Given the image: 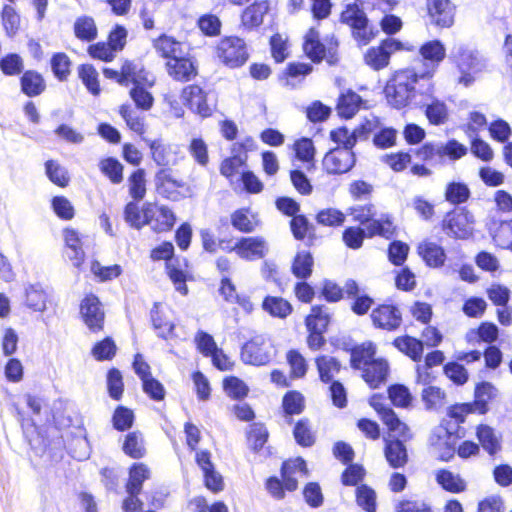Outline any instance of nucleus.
<instances>
[{"mask_svg": "<svg viewBox=\"0 0 512 512\" xmlns=\"http://www.w3.org/2000/svg\"><path fill=\"white\" fill-rule=\"evenodd\" d=\"M422 400L428 410H438L445 404V392L436 386H428L422 391Z\"/></svg>", "mask_w": 512, "mask_h": 512, "instance_id": "49", "label": "nucleus"}, {"mask_svg": "<svg viewBox=\"0 0 512 512\" xmlns=\"http://www.w3.org/2000/svg\"><path fill=\"white\" fill-rule=\"evenodd\" d=\"M371 319L376 327L394 331L401 325L402 315L393 305H381L372 311Z\"/></svg>", "mask_w": 512, "mask_h": 512, "instance_id": "20", "label": "nucleus"}, {"mask_svg": "<svg viewBox=\"0 0 512 512\" xmlns=\"http://www.w3.org/2000/svg\"><path fill=\"white\" fill-rule=\"evenodd\" d=\"M394 346L414 361H420L423 354V342L411 337L401 336L397 337L394 342Z\"/></svg>", "mask_w": 512, "mask_h": 512, "instance_id": "32", "label": "nucleus"}, {"mask_svg": "<svg viewBox=\"0 0 512 512\" xmlns=\"http://www.w3.org/2000/svg\"><path fill=\"white\" fill-rule=\"evenodd\" d=\"M477 438L484 450L490 455L495 454L500 449L498 437L495 435L494 430L487 425L478 426Z\"/></svg>", "mask_w": 512, "mask_h": 512, "instance_id": "47", "label": "nucleus"}, {"mask_svg": "<svg viewBox=\"0 0 512 512\" xmlns=\"http://www.w3.org/2000/svg\"><path fill=\"white\" fill-rule=\"evenodd\" d=\"M402 49V43L393 38L383 40L379 46L370 47L365 55V63L375 71L382 70L389 65L390 57Z\"/></svg>", "mask_w": 512, "mask_h": 512, "instance_id": "9", "label": "nucleus"}, {"mask_svg": "<svg viewBox=\"0 0 512 512\" xmlns=\"http://www.w3.org/2000/svg\"><path fill=\"white\" fill-rule=\"evenodd\" d=\"M130 97L134 101L136 107L144 111L150 110L153 106V96L138 83H135L133 88L130 90Z\"/></svg>", "mask_w": 512, "mask_h": 512, "instance_id": "61", "label": "nucleus"}, {"mask_svg": "<svg viewBox=\"0 0 512 512\" xmlns=\"http://www.w3.org/2000/svg\"><path fill=\"white\" fill-rule=\"evenodd\" d=\"M388 436L384 437L385 447L384 455L388 464L394 468L403 467L408 461V454L404 441L411 438L409 430L407 431V439L403 436H399L394 432L389 431Z\"/></svg>", "mask_w": 512, "mask_h": 512, "instance_id": "10", "label": "nucleus"}, {"mask_svg": "<svg viewBox=\"0 0 512 512\" xmlns=\"http://www.w3.org/2000/svg\"><path fill=\"white\" fill-rule=\"evenodd\" d=\"M129 193L135 200H141L146 194L145 171L138 169L131 174L128 179Z\"/></svg>", "mask_w": 512, "mask_h": 512, "instance_id": "53", "label": "nucleus"}, {"mask_svg": "<svg viewBox=\"0 0 512 512\" xmlns=\"http://www.w3.org/2000/svg\"><path fill=\"white\" fill-rule=\"evenodd\" d=\"M467 148L452 139L446 143L427 142L416 152L417 157L431 164L443 163L446 159L455 161L466 155Z\"/></svg>", "mask_w": 512, "mask_h": 512, "instance_id": "4", "label": "nucleus"}, {"mask_svg": "<svg viewBox=\"0 0 512 512\" xmlns=\"http://www.w3.org/2000/svg\"><path fill=\"white\" fill-rule=\"evenodd\" d=\"M123 451L131 458H142L146 453L142 434L137 431L128 433L123 443Z\"/></svg>", "mask_w": 512, "mask_h": 512, "instance_id": "40", "label": "nucleus"}, {"mask_svg": "<svg viewBox=\"0 0 512 512\" xmlns=\"http://www.w3.org/2000/svg\"><path fill=\"white\" fill-rule=\"evenodd\" d=\"M353 221L365 226L368 237L379 235L386 239L394 236L395 226L388 214H378L373 204L356 205L348 209Z\"/></svg>", "mask_w": 512, "mask_h": 512, "instance_id": "2", "label": "nucleus"}, {"mask_svg": "<svg viewBox=\"0 0 512 512\" xmlns=\"http://www.w3.org/2000/svg\"><path fill=\"white\" fill-rule=\"evenodd\" d=\"M144 215L148 225L156 232L170 230L175 222V215L169 208L155 203L144 204Z\"/></svg>", "mask_w": 512, "mask_h": 512, "instance_id": "12", "label": "nucleus"}, {"mask_svg": "<svg viewBox=\"0 0 512 512\" xmlns=\"http://www.w3.org/2000/svg\"><path fill=\"white\" fill-rule=\"evenodd\" d=\"M355 165V155L350 149H332L323 159V167L329 174H343Z\"/></svg>", "mask_w": 512, "mask_h": 512, "instance_id": "11", "label": "nucleus"}, {"mask_svg": "<svg viewBox=\"0 0 512 512\" xmlns=\"http://www.w3.org/2000/svg\"><path fill=\"white\" fill-rule=\"evenodd\" d=\"M80 314L91 331L102 330L105 314L99 299L95 295H87L81 301Z\"/></svg>", "mask_w": 512, "mask_h": 512, "instance_id": "14", "label": "nucleus"}, {"mask_svg": "<svg viewBox=\"0 0 512 512\" xmlns=\"http://www.w3.org/2000/svg\"><path fill=\"white\" fill-rule=\"evenodd\" d=\"M470 197L468 186L460 182L449 183L445 191V199L452 204H461Z\"/></svg>", "mask_w": 512, "mask_h": 512, "instance_id": "50", "label": "nucleus"}, {"mask_svg": "<svg viewBox=\"0 0 512 512\" xmlns=\"http://www.w3.org/2000/svg\"><path fill=\"white\" fill-rule=\"evenodd\" d=\"M166 70L170 77L180 82H188L197 74L194 63L185 56V53L179 58L166 61Z\"/></svg>", "mask_w": 512, "mask_h": 512, "instance_id": "22", "label": "nucleus"}, {"mask_svg": "<svg viewBox=\"0 0 512 512\" xmlns=\"http://www.w3.org/2000/svg\"><path fill=\"white\" fill-rule=\"evenodd\" d=\"M64 240L67 247L66 254L73 261L75 267H80L84 260L85 253L82 249V240L74 229L64 230Z\"/></svg>", "mask_w": 512, "mask_h": 512, "instance_id": "27", "label": "nucleus"}, {"mask_svg": "<svg viewBox=\"0 0 512 512\" xmlns=\"http://www.w3.org/2000/svg\"><path fill=\"white\" fill-rule=\"evenodd\" d=\"M359 5H373L370 0H356V3L347 5L341 13V22L347 24L352 29L354 39L362 45L368 44L374 37L373 27L369 25L368 18Z\"/></svg>", "mask_w": 512, "mask_h": 512, "instance_id": "3", "label": "nucleus"}, {"mask_svg": "<svg viewBox=\"0 0 512 512\" xmlns=\"http://www.w3.org/2000/svg\"><path fill=\"white\" fill-rule=\"evenodd\" d=\"M125 221L135 229H141L144 225H148L144 215V207L142 211L139 210L138 205L134 202H129L124 209Z\"/></svg>", "mask_w": 512, "mask_h": 512, "instance_id": "58", "label": "nucleus"}, {"mask_svg": "<svg viewBox=\"0 0 512 512\" xmlns=\"http://www.w3.org/2000/svg\"><path fill=\"white\" fill-rule=\"evenodd\" d=\"M454 62L460 74L458 83L471 86L485 68V64L477 53L463 46H459L452 52Z\"/></svg>", "mask_w": 512, "mask_h": 512, "instance_id": "5", "label": "nucleus"}, {"mask_svg": "<svg viewBox=\"0 0 512 512\" xmlns=\"http://www.w3.org/2000/svg\"><path fill=\"white\" fill-rule=\"evenodd\" d=\"M436 481L443 489L452 493L462 492L466 487L459 475L445 469L436 472Z\"/></svg>", "mask_w": 512, "mask_h": 512, "instance_id": "39", "label": "nucleus"}, {"mask_svg": "<svg viewBox=\"0 0 512 512\" xmlns=\"http://www.w3.org/2000/svg\"><path fill=\"white\" fill-rule=\"evenodd\" d=\"M112 422L115 429L119 431L127 430L133 425L134 413L127 407L118 406L114 411Z\"/></svg>", "mask_w": 512, "mask_h": 512, "instance_id": "63", "label": "nucleus"}, {"mask_svg": "<svg viewBox=\"0 0 512 512\" xmlns=\"http://www.w3.org/2000/svg\"><path fill=\"white\" fill-rule=\"evenodd\" d=\"M451 441L452 435L444 427H438L433 432L430 442L441 460L448 461L454 455L455 448Z\"/></svg>", "mask_w": 512, "mask_h": 512, "instance_id": "24", "label": "nucleus"}, {"mask_svg": "<svg viewBox=\"0 0 512 512\" xmlns=\"http://www.w3.org/2000/svg\"><path fill=\"white\" fill-rule=\"evenodd\" d=\"M356 501L366 512H376V493L367 485H361L357 488Z\"/></svg>", "mask_w": 512, "mask_h": 512, "instance_id": "55", "label": "nucleus"}, {"mask_svg": "<svg viewBox=\"0 0 512 512\" xmlns=\"http://www.w3.org/2000/svg\"><path fill=\"white\" fill-rule=\"evenodd\" d=\"M418 250L428 266L437 268L444 264L446 255L440 245L425 241L419 245Z\"/></svg>", "mask_w": 512, "mask_h": 512, "instance_id": "30", "label": "nucleus"}, {"mask_svg": "<svg viewBox=\"0 0 512 512\" xmlns=\"http://www.w3.org/2000/svg\"><path fill=\"white\" fill-rule=\"evenodd\" d=\"M316 365L321 381L330 382L340 371V363L331 356H320L316 359Z\"/></svg>", "mask_w": 512, "mask_h": 512, "instance_id": "45", "label": "nucleus"}, {"mask_svg": "<svg viewBox=\"0 0 512 512\" xmlns=\"http://www.w3.org/2000/svg\"><path fill=\"white\" fill-rule=\"evenodd\" d=\"M157 191L167 199L178 201L185 196L179 189L186 185L183 181L174 179L166 169H161L155 177Z\"/></svg>", "mask_w": 512, "mask_h": 512, "instance_id": "21", "label": "nucleus"}, {"mask_svg": "<svg viewBox=\"0 0 512 512\" xmlns=\"http://www.w3.org/2000/svg\"><path fill=\"white\" fill-rule=\"evenodd\" d=\"M216 54L220 61L230 68L244 65L249 56L244 40L235 36L221 39L216 47Z\"/></svg>", "mask_w": 512, "mask_h": 512, "instance_id": "7", "label": "nucleus"}, {"mask_svg": "<svg viewBox=\"0 0 512 512\" xmlns=\"http://www.w3.org/2000/svg\"><path fill=\"white\" fill-rule=\"evenodd\" d=\"M274 356V347L271 339L263 334L253 336L241 348V360L245 364L264 366Z\"/></svg>", "mask_w": 512, "mask_h": 512, "instance_id": "6", "label": "nucleus"}, {"mask_svg": "<svg viewBox=\"0 0 512 512\" xmlns=\"http://www.w3.org/2000/svg\"><path fill=\"white\" fill-rule=\"evenodd\" d=\"M489 230L497 246L512 251V220L493 222Z\"/></svg>", "mask_w": 512, "mask_h": 512, "instance_id": "29", "label": "nucleus"}, {"mask_svg": "<svg viewBox=\"0 0 512 512\" xmlns=\"http://www.w3.org/2000/svg\"><path fill=\"white\" fill-rule=\"evenodd\" d=\"M388 371L387 361L376 359L363 368V378L371 388H377L386 381Z\"/></svg>", "mask_w": 512, "mask_h": 512, "instance_id": "25", "label": "nucleus"}, {"mask_svg": "<svg viewBox=\"0 0 512 512\" xmlns=\"http://www.w3.org/2000/svg\"><path fill=\"white\" fill-rule=\"evenodd\" d=\"M151 319L153 327L157 331L159 337L164 339H169L173 337L175 327L174 324L162 317V315L157 310L156 305L154 309L151 311Z\"/></svg>", "mask_w": 512, "mask_h": 512, "instance_id": "59", "label": "nucleus"}, {"mask_svg": "<svg viewBox=\"0 0 512 512\" xmlns=\"http://www.w3.org/2000/svg\"><path fill=\"white\" fill-rule=\"evenodd\" d=\"M330 317L326 308L322 306H313L311 313L306 317V326L308 331H317L324 333L329 324Z\"/></svg>", "mask_w": 512, "mask_h": 512, "instance_id": "38", "label": "nucleus"}, {"mask_svg": "<svg viewBox=\"0 0 512 512\" xmlns=\"http://www.w3.org/2000/svg\"><path fill=\"white\" fill-rule=\"evenodd\" d=\"M120 115L131 130L136 133H143L144 118L141 117L130 105H122L120 107Z\"/></svg>", "mask_w": 512, "mask_h": 512, "instance_id": "62", "label": "nucleus"}, {"mask_svg": "<svg viewBox=\"0 0 512 512\" xmlns=\"http://www.w3.org/2000/svg\"><path fill=\"white\" fill-rule=\"evenodd\" d=\"M370 405L377 411L380 415L383 423L388 427L389 431L396 433L399 436H403L404 439H407V431L408 427L405 423H403L395 414V412L386 407L382 403V397L379 395H373L370 399Z\"/></svg>", "mask_w": 512, "mask_h": 512, "instance_id": "17", "label": "nucleus"}, {"mask_svg": "<svg viewBox=\"0 0 512 512\" xmlns=\"http://www.w3.org/2000/svg\"><path fill=\"white\" fill-rule=\"evenodd\" d=\"M153 46L156 52L167 61L179 58L185 53L183 44L167 35H161L155 39Z\"/></svg>", "mask_w": 512, "mask_h": 512, "instance_id": "26", "label": "nucleus"}, {"mask_svg": "<svg viewBox=\"0 0 512 512\" xmlns=\"http://www.w3.org/2000/svg\"><path fill=\"white\" fill-rule=\"evenodd\" d=\"M247 438L250 448L254 451H259L267 442L268 431L264 425L255 423L250 426Z\"/></svg>", "mask_w": 512, "mask_h": 512, "instance_id": "57", "label": "nucleus"}, {"mask_svg": "<svg viewBox=\"0 0 512 512\" xmlns=\"http://www.w3.org/2000/svg\"><path fill=\"white\" fill-rule=\"evenodd\" d=\"M151 150L152 158L159 166H167L171 163L172 147L161 139L146 140Z\"/></svg>", "mask_w": 512, "mask_h": 512, "instance_id": "42", "label": "nucleus"}, {"mask_svg": "<svg viewBox=\"0 0 512 512\" xmlns=\"http://www.w3.org/2000/svg\"><path fill=\"white\" fill-rule=\"evenodd\" d=\"M376 353V347L372 342L363 343L362 345L355 347L351 353V364L354 368H364L373 361V357Z\"/></svg>", "mask_w": 512, "mask_h": 512, "instance_id": "41", "label": "nucleus"}, {"mask_svg": "<svg viewBox=\"0 0 512 512\" xmlns=\"http://www.w3.org/2000/svg\"><path fill=\"white\" fill-rule=\"evenodd\" d=\"M388 395L393 403L397 407L406 408L412 401V395L409 389L402 384H395L389 387Z\"/></svg>", "mask_w": 512, "mask_h": 512, "instance_id": "60", "label": "nucleus"}, {"mask_svg": "<svg viewBox=\"0 0 512 512\" xmlns=\"http://www.w3.org/2000/svg\"><path fill=\"white\" fill-rule=\"evenodd\" d=\"M46 174L51 182L65 187L69 182V176L65 167L61 166L57 161L48 160L45 163Z\"/></svg>", "mask_w": 512, "mask_h": 512, "instance_id": "52", "label": "nucleus"}, {"mask_svg": "<svg viewBox=\"0 0 512 512\" xmlns=\"http://www.w3.org/2000/svg\"><path fill=\"white\" fill-rule=\"evenodd\" d=\"M376 126V120H367L364 124H362L359 128L355 129L353 132H349V130L345 127H340L336 130L331 131V139L342 147H338V149H350L354 147L358 139H362L366 136V134L371 133Z\"/></svg>", "mask_w": 512, "mask_h": 512, "instance_id": "15", "label": "nucleus"}, {"mask_svg": "<svg viewBox=\"0 0 512 512\" xmlns=\"http://www.w3.org/2000/svg\"><path fill=\"white\" fill-rule=\"evenodd\" d=\"M497 394V389L489 382H482L475 388V400L472 403L475 406V411L479 414L487 412L488 402Z\"/></svg>", "mask_w": 512, "mask_h": 512, "instance_id": "34", "label": "nucleus"}, {"mask_svg": "<svg viewBox=\"0 0 512 512\" xmlns=\"http://www.w3.org/2000/svg\"><path fill=\"white\" fill-rule=\"evenodd\" d=\"M425 114L429 122L434 125L445 123L448 117L446 105L437 99H433L431 103L426 104Z\"/></svg>", "mask_w": 512, "mask_h": 512, "instance_id": "51", "label": "nucleus"}, {"mask_svg": "<svg viewBox=\"0 0 512 512\" xmlns=\"http://www.w3.org/2000/svg\"><path fill=\"white\" fill-rule=\"evenodd\" d=\"M231 249H235L240 258L248 261L264 258L269 250L267 241L260 236L242 237Z\"/></svg>", "mask_w": 512, "mask_h": 512, "instance_id": "13", "label": "nucleus"}, {"mask_svg": "<svg viewBox=\"0 0 512 512\" xmlns=\"http://www.w3.org/2000/svg\"><path fill=\"white\" fill-rule=\"evenodd\" d=\"M475 219L466 208L450 212L443 220V230L455 238L467 239L473 234Z\"/></svg>", "mask_w": 512, "mask_h": 512, "instance_id": "8", "label": "nucleus"}, {"mask_svg": "<svg viewBox=\"0 0 512 512\" xmlns=\"http://www.w3.org/2000/svg\"><path fill=\"white\" fill-rule=\"evenodd\" d=\"M74 32L77 38L90 42L97 37V28L94 19L89 16H82L74 23Z\"/></svg>", "mask_w": 512, "mask_h": 512, "instance_id": "43", "label": "nucleus"}, {"mask_svg": "<svg viewBox=\"0 0 512 512\" xmlns=\"http://www.w3.org/2000/svg\"><path fill=\"white\" fill-rule=\"evenodd\" d=\"M262 308L273 317L286 318L292 312L291 304L282 297L267 296L263 300Z\"/></svg>", "mask_w": 512, "mask_h": 512, "instance_id": "35", "label": "nucleus"}, {"mask_svg": "<svg viewBox=\"0 0 512 512\" xmlns=\"http://www.w3.org/2000/svg\"><path fill=\"white\" fill-rule=\"evenodd\" d=\"M26 305L33 311L46 310L48 295L40 284H32L26 288Z\"/></svg>", "mask_w": 512, "mask_h": 512, "instance_id": "33", "label": "nucleus"}, {"mask_svg": "<svg viewBox=\"0 0 512 512\" xmlns=\"http://www.w3.org/2000/svg\"><path fill=\"white\" fill-rule=\"evenodd\" d=\"M231 223L235 229L244 233L252 232L256 226L254 216H250L249 211L246 209L235 211L231 215Z\"/></svg>", "mask_w": 512, "mask_h": 512, "instance_id": "56", "label": "nucleus"}, {"mask_svg": "<svg viewBox=\"0 0 512 512\" xmlns=\"http://www.w3.org/2000/svg\"><path fill=\"white\" fill-rule=\"evenodd\" d=\"M431 22L440 27H450L454 23L455 7L450 0H426Z\"/></svg>", "mask_w": 512, "mask_h": 512, "instance_id": "16", "label": "nucleus"}, {"mask_svg": "<svg viewBox=\"0 0 512 512\" xmlns=\"http://www.w3.org/2000/svg\"><path fill=\"white\" fill-rule=\"evenodd\" d=\"M266 1L257 2L247 7L242 14V24L247 28L257 27L263 22V17L268 11Z\"/></svg>", "mask_w": 512, "mask_h": 512, "instance_id": "36", "label": "nucleus"}, {"mask_svg": "<svg viewBox=\"0 0 512 512\" xmlns=\"http://www.w3.org/2000/svg\"><path fill=\"white\" fill-rule=\"evenodd\" d=\"M196 462L204 475L205 486L212 492H220L224 488L223 478L211 462V454L202 450L196 453Z\"/></svg>", "mask_w": 512, "mask_h": 512, "instance_id": "18", "label": "nucleus"}, {"mask_svg": "<svg viewBox=\"0 0 512 512\" xmlns=\"http://www.w3.org/2000/svg\"><path fill=\"white\" fill-rule=\"evenodd\" d=\"M183 101L189 105L190 109L202 117L211 114L212 109L206 102L203 90L197 85H189L185 87L181 95Z\"/></svg>", "mask_w": 512, "mask_h": 512, "instance_id": "23", "label": "nucleus"}, {"mask_svg": "<svg viewBox=\"0 0 512 512\" xmlns=\"http://www.w3.org/2000/svg\"><path fill=\"white\" fill-rule=\"evenodd\" d=\"M434 84L431 72L419 73L414 68L401 69L393 73L387 81L384 93L390 106L396 109L411 104H420L419 97H431Z\"/></svg>", "mask_w": 512, "mask_h": 512, "instance_id": "1", "label": "nucleus"}, {"mask_svg": "<svg viewBox=\"0 0 512 512\" xmlns=\"http://www.w3.org/2000/svg\"><path fill=\"white\" fill-rule=\"evenodd\" d=\"M115 353L116 345L109 337L96 343L92 349V355L98 361L110 360L114 357Z\"/></svg>", "mask_w": 512, "mask_h": 512, "instance_id": "64", "label": "nucleus"}, {"mask_svg": "<svg viewBox=\"0 0 512 512\" xmlns=\"http://www.w3.org/2000/svg\"><path fill=\"white\" fill-rule=\"evenodd\" d=\"M361 104V97L355 92L348 91L339 98L337 105L338 114L344 118H351L357 113Z\"/></svg>", "mask_w": 512, "mask_h": 512, "instance_id": "37", "label": "nucleus"}, {"mask_svg": "<svg viewBox=\"0 0 512 512\" xmlns=\"http://www.w3.org/2000/svg\"><path fill=\"white\" fill-rule=\"evenodd\" d=\"M303 49L314 62H319L325 57V46L320 42L319 32L315 28H311L305 35Z\"/></svg>", "mask_w": 512, "mask_h": 512, "instance_id": "31", "label": "nucleus"}, {"mask_svg": "<svg viewBox=\"0 0 512 512\" xmlns=\"http://www.w3.org/2000/svg\"><path fill=\"white\" fill-rule=\"evenodd\" d=\"M151 475L150 469L144 463H135L129 470V479L126 484L128 494H140L142 484L149 479Z\"/></svg>", "mask_w": 512, "mask_h": 512, "instance_id": "28", "label": "nucleus"}, {"mask_svg": "<svg viewBox=\"0 0 512 512\" xmlns=\"http://www.w3.org/2000/svg\"><path fill=\"white\" fill-rule=\"evenodd\" d=\"M22 91L30 96H37L45 88L42 76L33 71H26L21 78Z\"/></svg>", "mask_w": 512, "mask_h": 512, "instance_id": "44", "label": "nucleus"}, {"mask_svg": "<svg viewBox=\"0 0 512 512\" xmlns=\"http://www.w3.org/2000/svg\"><path fill=\"white\" fill-rule=\"evenodd\" d=\"M419 53L422 58L427 61L424 64V70L420 73H428L431 72V79L433 78L437 67L444 60L446 56V49L444 45L439 40H431L424 43L420 49Z\"/></svg>", "mask_w": 512, "mask_h": 512, "instance_id": "19", "label": "nucleus"}, {"mask_svg": "<svg viewBox=\"0 0 512 512\" xmlns=\"http://www.w3.org/2000/svg\"><path fill=\"white\" fill-rule=\"evenodd\" d=\"M99 168L112 183L119 184L123 181V165L117 159L113 157L102 159Z\"/></svg>", "mask_w": 512, "mask_h": 512, "instance_id": "48", "label": "nucleus"}, {"mask_svg": "<svg viewBox=\"0 0 512 512\" xmlns=\"http://www.w3.org/2000/svg\"><path fill=\"white\" fill-rule=\"evenodd\" d=\"M313 258L307 251H300L296 254L293 264L292 273L299 279H306L312 273Z\"/></svg>", "mask_w": 512, "mask_h": 512, "instance_id": "46", "label": "nucleus"}, {"mask_svg": "<svg viewBox=\"0 0 512 512\" xmlns=\"http://www.w3.org/2000/svg\"><path fill=\"white\" fill-rule=\"evenodd\" d=\"M78 74L89 92L93 95H98L100 93L98 73L92 65H81L79 67Z\"/></svg>", "mask_w": 512, "mask_h": 512, "instance_id": "54", "label": "nucleus"}]
</instances>
